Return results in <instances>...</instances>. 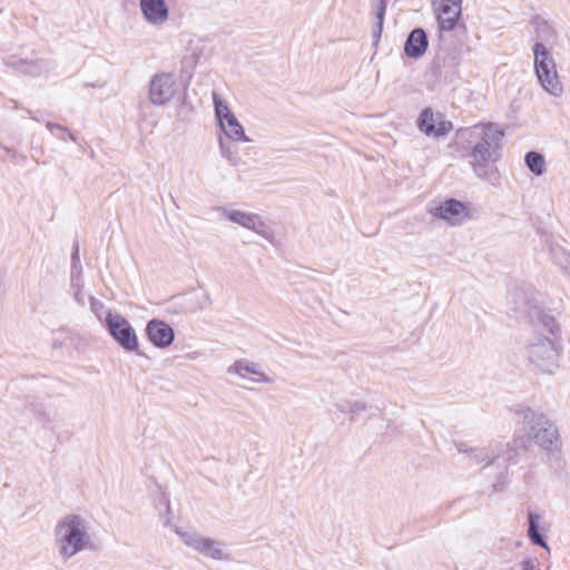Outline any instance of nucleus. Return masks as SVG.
Instances as JSON below:
<instances>
[{"instance_id": "obj_32", "label": "nucleus", "mask_w": 570, "mask_h": 570, "mask_svg": "<svg viewBox=\"0 0 570 570\" xmlns=\"http://www.w3.org/2000/svg\"><path fill=\"white\" fill-rule=\"evenodd\" d=\"M520 566H521L522 570H535L538 567V561H537V559L529 558V559L523 560L520 563Z\"/></svg>"}, {"instance_id": "obj_30", "label": "nucleus", "mask_w": 570, "mask_h": 570, "mask_svg": "<svg viewBox=\"0 0 570 570\" xmlns=\"http://www.w3.org/2000/svg\"><path fill=\"white\" fill-rule=\"evenodd\" d=\"M452 129V124L450 121L441 120L434 125V130L432 136L442 137L445 136Z\"/></svg>"}, {"instance_id": "obj_6", "label": "nucleus", "mask_w": 570, "mask_h": 570, "mask_svg": "<svg viewBox=\"0 0 570 570\" xmlns=\"http://www.w3.org/2000/svg\"><path fill=\"white\" fill-rule=\"evenodd\" d=\"M529 361L544 373H552L558 367L559 353L552 340L534 337L527 347Z\"/></svg>"}, {"instance_id": "obj_17", "label": "nucleus", "mask_w": 570, "mask_h": 570, "mask_svg": "<svg viewBox=\"0 0 570 570\" xmlns=\"http://www.w3.org/2000/svg\"><path fill=\"white\" fill-rule=\"evenodd\" d=\"M527 311V315L529 316L530 322H538L542 325L544 330H547L550 334L556 335L559 332V324L554 320L553 316L544 313L539 305H531L530 302L524 301V307Z\"/></svg>"}, {"instance_id": "obj_15", "label": "nucleus", "mask_w": 570, "mask_h": 570, "mask_svg": "<svg viewBox=\"0 0 570 570\" xmlns=\"http://www.w3.org/2000/svg\"><path fill=\"white\" fill-rule=\"evenodd\" d=\"M433 6L440 30H453L455 24L458 23L459 18L461 17V6L438 3V1H433Z\"/></svg>"}, {"instance_id": "obj_38", "label": "nucleus", "mask_w": 570, "mask_h": 570, "mask_svg": "<svg viewBox=\"0 0 570 570\" xmlns=\"http://www.w3.org/2000/svg\"><path fill=\"white\" fill-rule=\"evenodd\" d=\"M65 132L68 135V137H69V139H70V140H72V141H75V142L77 141L76 136H75V135H73L69 129H68V131H65Z\"/></svg>"}, {"instance_id": "obj_21", "label": "nucleus", "mask_w": 570, "mask_h": 570, "mask_svg": "<svg viewBox=\"0 0 570 570\" xmlns=\"http://www.w3.org/2000/svg\"><path fill=\"white\" fill-rule=\"evenodd\" d=\"M540 519H541V517L538 513L529 512V514H528V537L533 544L544 548L546 550H549L547 541H546L543 534L540 532Z\"/></svg>"}, {"instance_id": "obj_2", "label": "nucleus", "mask_w": 570, "mask_h": 570, "mask_svg": "<svg viewBox=\"0 0 570 570\" xmlns=\"http://www.w3.org/2000/svg\"><path fill=\"white\" fill-rule=\"evenodd\" d=\"M55 541L59 556L69 560L82 550L91 549L87 521L78 514H68L55 528Z\"/></svg>"}, {"instance_id": "obj_20", "label": "nucleus", "mask_w": 570, "mask_h": 570, "mask_svg": "<svg viewBox=\"0 0 570 570\" xmlns=\"http://www.w3.org/2000/svg\"><path fill=\"white\" fill-rule=\"evenodd\" d=\"M6 65L32 77L41 75L46 69V63L42 60L28 61L23 59H17L14 57L8 58L6 60Z\"/></svg>"}, {"instance_id": "obj_34", "label": "nucleus", "mask_w": 570, "mask_h": 570, "mask_svg": "<svg viewBox=\"0 0 570 570\" xmlns=\"http://www.w3.org/2000/svg\"><path fill=\"white\" fill-rule=\"evenodd\" d=\"M46 127H47L51 132H53V130H55V129H58V130H60V131H68V128H67V127H65V126H62V125H59V124H56V122H50V121H48V122L46 124Z\"/></svg>"}, {"instance_id": "obj_31", "label": "nucleus", "mask_w": 570, "mask_h": 570, "mask_svg": "<svg viewBox=\"0 0 570 570\" xmlns=\"http://www.w3.org/2000/svg\"><path fill=\"white\" fill-rule=\"evenodd\" d=\"M346 405L348 406V412L352 414H358L366 410V405L360 401H346Z\"/></svg>"}, {"instance_id": "obj_9", "label": "nucleus", "mask_w": 570, "mask_h": 570, "mask_svg": "<svg viewBox=\"0 0 570 570\" xmlns=\"http://www.w3.org/2000/svg\"><path fill=\"white\" fill-rule=\"evenodd\" d=\"M219 210L229 222L250 229L269 242L273 240V230L265 224L258 214L246 213L238 209H228L225 207L219 208Z\"/></svg>"}, {"instance_id": "obj_25", "label": "nucleus", "mask_w": 570, "mask_h": 570, "mask_svg": "<svg viewBox=\"0 0 570 570\" xmlns=\"http://www.w3.org/2000/svg\"><path fill=\"white\" fill-rule=\"evenodd\" d=\"M81 263L79 257V246L75 244L73 250L71 254V285L78 284L81 281Z\"/></svg>"}, {"instance_id": "obj_8", "label": "nucleus", "mask_w": 570, "mask_h": 570, "mask_svg": "<svg viewBox=\"0 0 570 570\" xmlns=\"http://www.w3.org/2000/svg\"><path fill=\"white\" fill-rule=\"evenodd\" d=\"M184 543L199 552L204 557L212 558L214 560H226L228 558L224 543L204 537L197 532L189 531H177Z\"/></svg>"}, {"instance_id": "obj_40", "label": "nucleus", "mask_w": 570, "mask_h": 570, "mask_svg": "<svg viewBox=\"0 0 570 570\" xmlns=\"http://www.w3.org/2000/svg\"><path fill=\"white\" fill-rule=\"evenodd\" d=\"M52 346H53V347H59V346H61V343H59V342L55 341V342L52 343Z\"/></svg>"}, {"instance_id": "obj_3", "label": "nucleus", "mask_w": 570, "mask_h": 570, "mask_svg": "<svg viewBox=\"0 0 570 570\" xmlns=\"http://www.w3.org/2000/svg\"><path fill=\"white\" fill-rule=\"evenodd\" d=\"M534 59V71L541 87L554 97L563 92L562 83L559 79L556 61L547 49L546 45L535 42L532 47Z\"/></svg>"}, {"instance_id": "obj_33", "label": "nucleus", "mask_w": 570, "mask_h": 570, "mask_svg": "<svg viewBox=\"0 0 570 570\" xmlns=\"http://www.w3.org/2000/svg\"><path fill=\"white\" fill-rule=\"evenodd\" d=\"M383 30V23H375L372 30L373 42L376 45L381 38Z\"/></svg>"}, {"instance_id": "obj_27", "label": "nucleus", "mask_w": 570, "mask_h": 570, "mask_svg": "<svg viewBox=\"0 0 570 570\" xmlns=\"http://www.w3.org/2000/svg\"><path fill=\"white\" fill-rule=\"evenodd\" d=\"M219 150L223 157H225L232 165H236L238 157L237 150L229 145H226L223 138H219Z\"/></svg>"}, {"instance_id": "obj_35", "label": "nucleus", "mask_w": 570, "mask_h": 570, "mask_svg": "<svg viewBox=\"0 0 570 570\" xmlns=\"http://www.w3.org/2000/svg\"><path fill=\"white\" fill-rule=\"evenodd\" d=\"M72 287H77V291L75 292V299L80 303V304H83V295L80 291V282H78V284L76 283V285H71Z\"/></svg>"}, {"instance_id": "obj_11", "label": "nucleus", "mask_w": 570, "mask_h": 570, "mask_svg": "<svg viewBox=\"0 0 570 570\" xmlns=\"http://www.w3.org/2000/svg\"><path fill=\"white\" fill-rule=\"evenodd\" d=\"M430 212L433 216L446 220L453 226L463 224L470 217L469 206L455 198H448L441 202Z\"/></svg>"}, {"instance_id": "obj_12", "label": "nucleus", "mask_w": 570, "mask_h": 570, "mask_svg": "<svg viewBox=\"0 0 570 570\" xmlns=\"http://www.w3.org/2000/svg\"><path fill=\"white\" fill-rule=\"evenodd\" d=\"M146 335L154 346L166 348L175 340L174 328L165 321L153 318L146 325Z\"/></svg>"}, {"instance_id": "obj_29", "label": "nucleus", "mask_w": 570, "mask_h": 570, "mask_svg": "<svg viewBox=\"0 0 570 570\" xmlns=\"http://www.w3.org/2000/svg\"><path fill=\"white\" fill-rule=\"evenodd\" d=\"M373 6H375L374 14L376 18V23H383L384 17L386 12V0H372Z\"/></svg>"}, {"instance_id": "obj_37", "label": "nucleus", "mask_w": 570, "mask_h": 570, "mask_svg": "<svg viewBox=\"0 0 570 570\" xmlns=\"http://www.w3.org/2000/svg\"><path fill=\"white\" fill-rule=\"evenodd\" d=\"M336 407L342 413H347L348 412V406L346 405V402L336 404Z\"/></svg>"}, {"instance_id": "obj_23", "label": "nucleus", "mask_w": 570, "mask_h": 570, "mask_svg": "<svg viewBox=\"0 0 570 570\" xmlns=\"http://www.w3.org/2000/svg\"><path fill=\"white\" fill-rule=\"evenodd\" d=\"M552 261L564 271L570 272V252L559 244L550 246Z\"/></svg>"}, {"instance_id": "obj_36", "label": "nucleus", "mask_w": 570, "mask_h": 570, "mask_svg": "<svg viewBox=\"0 0 570 570\" xmlns=\"http://www.w3.org/2000/svg\"><path fill=\"white\" fill-rule=\"evenodd\" d=\"M438 3H445L450 6H461L462 0H440Z\"/></svg>"}, {"instance_id": "obj_13", "label": "nucleus", "mask_w": 570, "mask_h": 570, "mask_svg": "<svg viewBox=\"0 0 570 570\" xmlns=\"http://www.w3.org/2000/svg\"><path fill=\"white\" fill-rule=\"evenodd\" d=\"M139 8L149 24L161 26L168 20L169 8L165 0H139Z\"/></svg>"}, {"instance_id": "obj_26", "label": "nucleus", "mask_w": 570, "mask_h": 570, "mask_svg": "<svg viewBox=\"0 0 570 570\" xmlns=\"http://www.w3.org/2000/svg\"><path fill=\"white\" fill-rule=\"evenodd\" d=\"M537 42H541L544 45V42H549L554 38V30L549 26V23L544 20L539 21L537 23Z\"/></svg>"}, {"instance_id": "obj_39", "label": "nucleus", "mask_w": 570, "mask_h": 570, "mask_svg": "<svg viewBox=\"0 0 570 570\" xmlns=\"http://www.w3.org/2000/svg\"><path fill=\"white\" fill-rule=\"evenodd\" d=\"M512 460V455L510 454V451L508 452V458H503V461L507 462V461H511Z\"/></svg>"}, {"instance_id": "obj_1", "label": "nucleus", "mask_w": 570, "mask_h": 570, "mask_svg": "<svg viewBox=\"0 0 570 570\" xmlns=\"http://www.w3.org/2000/svg\"><path fill=\"white\" fill-rule=\"evenodd\" d=\"M458 137L462 148L466 150L469 164L475 176L488 181L495 178V163L501 156L503 129L494 122L478 124L461 129Z\"/></svg>"}, {"instance_id": "obj_19", "label": "nucleus", "mask_w": 570, "mask_h": 570, "mask_svg": "<svg viewBox=\"0 0 570 570\" xmlns=\"http://www.w3.org/2000/svg\"><path fill=\"white\" fill-rule=\"evenodd\" d=\"M227 372L237 374L240 377H246V375L244 374V372H246L257 376L255 382H269L268 376L263 371L259 370V366L256 363L249 362L247 360L236 361L233 365L228 367Z\"/></svg>"}, {"instance_id": "obj_14", "label": "nucleus", "mask_w": 570, "mask_h": 570, "mask_svg": "<svg viewBox=\"0 0 570 570\" xmlns=\"http://www.w3.org/2000/svg\"><path fill=\"white\" fill-rule=\"evenodd\" d=\"M429 39L423 28H414L404 43V53L411 59L421 58L428 50Z\"/></svg>"}, {"instance_id": "obj_5", "label": "nucleus", "mask_w": 570, "mask_h": 570, "mask_svg": "<svg viewBox=\"0 0 570 570\" xmlns=\"http://www.w3.org/2000/svg\"><path fill=\"white\" fill-rule=\"evenodd\" d=\"M105 327L115 342L126 352L138 350V337L129 321L121 314L107 312Z\"/></svg>"}, {"instance_id": "obj_22", "label": "nucleus", "mask_w": 570, "mask_h": 570, "mask_svg": "<svg viewBox=\"0 0 570 570\" xmlns=\"http://www.w3.org/2000/svg\"><path fill=\"white\" fill-rule=\"evenodd\" d=\"M524 163L529 170L535 176H541L546 171V160L542 154L531 150L524 156Z\"/></svg>"}, {"instance_id": "obj_24", "label": "nucleus", "mask_w": 570, "mask_h": 570, "mask_svg": "<svg viewBox=\"0 0 570 570\" xmlns=\"http://www.w3.org/2000/svg\"><path fill=\"white\" fill-rule=\"evenodd\" d=\"M433 116L434 115L431 108H425L419 116L417 127L426 136H432V132L434 130L435 122Z\"/></svg>"}, {"instance_id": "obj_10", "label": "nucleus", "mask_w": 570, "mask_h": 570, "mask_svg": "<svg viewBox=\"0 0 570 570\" xmlns=\"http://www.w3.org/2000/svg\"><path fill=\"white\" fill-rule=\"evenodd\" d=\"M177 90L174 73L155 75L149 83V99L154 105L163 106L171 100Z\"/></svg>"}, {"instance_id": "obj_18", "label": "nucleus", "mask_w": 570, "mask_h": 570, "mask_svg": "<svg viewBox=\"0 0 570 570\" xmlns=\"http://www.w3.org/2000/svg\"><path fill=\"white\" fill-rule=\"evenodd\" d=\"M524 301L530 302L531 305H538V301L534 297L533 292H527L522 288H515L513 292L510 293V302L513 304V311L517 318H528L527 311H524L522 307H524Z\"/></svg>"}, {"instance_id": "obj_7", "label": "nucleus", "mask_w": 570, "mask_h": 570, "mask_svg": "<svg viewBox=\"0 0 570 570\" xmlns=\"http://www.w3.org/2000/svg\"><path fill=\"white\" fill-rule=\"evenodd\" d=\"M213 101L215 116L224 134L235 141H249L238 119L216 92L213 94Z\"/></svg>"}, {"instance_id": "obj_16", "label": "nucleus", "mask_w": 570, "mask_h": 570, "mask_svg": "<svg viewBox=\"0 0 570 570\" xmlns=\"http://www.w3.org/2000/svg\"><path fill=\"white\" fill-rule=\"evenodd\" d=\"M458 451L464 455L471 465L485 463L493 464L500 461V455L490 456L487 449L483 448H469L466 443L460 442L455 444Z\"/></svg>"}, {"instance_id": "obj_4", "label": "nucleus", "mask_w": 570, "mask_h": 570, "mask_svg": "<svg viewBox=\"0 0 570 570\" xmlns=\"http://www.w3.org/2000/svg\"><path fill=\"white\" fill-rule=\"evenodd\" d=\"M523 425L529 439L543 449H551L558 440V430L542 413H538L530 407L520 411Z\"/></svg>"}, {"instance_id": "obj_28", "label": "nucleus", "mask_w": 570, "mask_h": 570, "mask_svg": "<svg viewBox=\"0 0 570 570\" xmlns=\"http://www.w3.org/2000/svg\"><path fill=\"white\" fill-rule=\"evenodd\" d=\"M90 308L92 313L97 316V318L105 324V317L107 312H111L110 309H106V306L102 302L98 301L95 297H90Z\"/></svg>"}]
</instances>
